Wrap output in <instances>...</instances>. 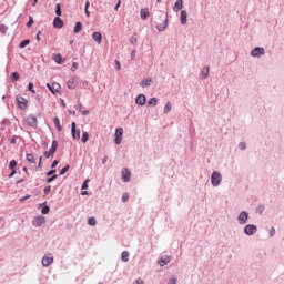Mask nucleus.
<instances>
[{"mask_svg":"<svg viewBox=\"0 0 284 284\" xmlns=\"http://www.w3.org/2000/svg\"><path fill=\"white\" fill-rule=\"evenodd\" d=\"M221 181H223V176L221 173L214 171L211 175V183L213 187H219V185H221Z\"/></svg>","mask_w":284,"mask_h":284,"instance_id":"f257e3e1","label":"nucleus"},{"mask_svg":"<svg viewBox=\"0 0 284 284\" xmlns=\"http://www.w3.org/2000/svg\"><path fill=\"white\" fill-rule=\"evenodd\" d=\"M59 148V142H57V140L52 141V145L49 149V151L44 152V156L45 159H50V156H54V153L57 152V149Z\"/></svg>","mask_w":284,"mask_h":284,"instance_id":"f03ea898","label":"nucleus"},{"mask_svg":"<svg viewBox=\"0 0 284 284\" xmlns=\"http://www.w3.org/2000/svg\"><path fill=\"white\" fill-rule=\"evenodd\" d=\"M114 136H115L114 143L116 145H121V141H123V128L115 129Z\"/></svg>","mask_w":284,"mask_h":284,"instance_id":"7ed1b4c3","label":"nucleus"},{"mask_svg":"<svg viewBox=\"0 0 284 284\" xmlns=\"http://www.w3.org/2000/svg\"><path fill=\"white\" fill-rule=\"evenodd\" d=\"M16 101H17V105H18V108H20V110H26L28 108V100L24 99L23 97L18 95Z\"/></svg>","mask_w":284,"mask_h":284,"instance_id":"20e7f679","label":"nucleus"},{"mask_svg":"<svg viewBox=\"0 0 284 284\" xmlns=\"http://www.w3.org/2000/svg\"><path fill=\"white\" fill-rule=\"evenodd\" d=\"M52 263H54V257L52 256V254H48L42 257L43 267H50Z\"/></svg>","mask_w":284,"mask_h":284,"instance_id":"39448f33","label":"nucleus"},{"mask_svg":"<svg viewBox=\"0 0 284 284\" xmlns=\"http://www.w3.org/2000/svg\"><path fill=\"white\" fill-rule=\"evenodd\" d=\"M257 227L254 224H247L244 227V233L246 234V236H252L253 234H256Z\"/></svg>","mask_w":284,"mask_h":284,"instance_id":"423d86ee","label":"nucleus"},{"mask_svg":"<svg viewBox=\"0 0 284 284\" xmlns=\"http://www.w3.org/2000/svg\"><path fill=\"white\" fill-rule=\"evenodd\" d=\"M71 134H72V139H74L75 141H79L81 139V131L77 132V123L75 122L71 123Z\"/></svg>","mask_w":284,"mask_h":284,"instance_id":"0eeeda50","label":"nucleus"},{"mask_svg":"<svg viewBox=\"0 0 284 284\" xmlns=\"http://www.w3.org/2000/svg\"><path fill=\"white\" fill-rule=\"evenodd\" d=\"M47 88L52 92V94H57L58 92H61V84L53 82V83H48Z\"/></svg>","mask_w":284,"mask_h":284,"instance_id":"6e6552de","label":"nucleus"},{"mask_svg":"<svg viewBox=\"0 0 284 284\" xmlns=\"http://www.w3.org/2000/svg\"><path fill=\"white\" fill-rule=\"evenodd\" d=\"M247 219H250V214H247L246 211H242L239 214L237 221L241 225H245V223H247Z\"/></svg>","mask_w":284,"mask_h":284,"instance_id":"1a4fd4ad","label":"nucleus"},{"mask_svg":"<svg viewBox=\"0 0 284 284\" xmlns=\"http://www.w3.org/2000/svg\"><path fill=\"white\" fill-rule=\"evenodd\" d=\"M265 54V49L261 47H256L251 51V57H263Z\"/></svg>","mask_w":284,"mask_h":284,"instance_id":"9d476101","label":"nucleus"},{"mask_svg":"<svg viewBox=\"0 0 284 284\" xmlns=\"http://www.w3.org/2000/svg\"><path fill=\"white\" fill-rule=\"evenodd\" d=\"M122 181L124 183H130V179L132 176V173L130 172V170H128L126 168L122 169Z\"/></svg>","mask_w":284,"mask_h":284,"instance_id":"9b49d317","label":"nucleus"},{"mask_svg":"<svg viewBox=\"0 0 284 284\" xmlns=\"http://www.w3.org/2000/svg\"><path fill=\"white\" fill-rule=\"evenodd\" d=\"M45 224V217L44 216H37L34 220H33V225L36 227H41V225H44Z\"/></svg>","mask_w":284,"mask_h":284,"instance_id":"f8f14e48","label":"nucleus"},{"mask_svg":"<svg viewBox=\"0 0 284 284\" xmlns=\"http://www.w3.org/2000/svg\"><path fill=\"white\" fill-rule=\"evenodd\" d=\"M92 39H93V41H95V43H98V45H101V43L103 41V36L101 34V32H93Z\"/></svg>","mask_w":284,"mask_h":284,"instance_id":"ddd939ff","label":"nucleus"},{"mask_svg":"<svg viewBox=\"0 0 284 284\" xmlns=\"http://www.w3.org/2000/svg\"><path fill=\"white\" fill-rule=\"evenodd\" d=\"M53 28H57L58 30H61V28H63V20H61L60 17L54 18Z\"/></svg>","mask_w":284,"mask_h":284,"instance_id":"4468645a","label":"nucleus"},{"mask_svg":"<svg viewBox=\"0 0 284 284\" xmlns=\"http://www.w3.org/2000/svg\"><path fill=\"white\" fill-rule=\"evenodd\" d=\"M27 123L28 125H31V128H34L38 123L37 116L34 115L27 116Z\"/></svg>","mask_w":284,"mask_h":284,"instance_id":"2eb2a0df","label":"nucleus"},{"mask_svg":"<svg viewBox=\"0 0 284 284\" xmlns=\"http://www.w3.org/2000/svg\"><path fill=\"white\" fill-rule=\"evenodd\" d=\"M146 101L148 99L145 98L144 94H140L135 98L136 105H143Z\"/></svg>","mask_w":284,"mask_h":284,"instance_id":"dca6fc26","label":"nucleus"},{"mask_svg":"<svg viewBox=\"0 0 284 284\" xmlns=\"http://www.w3.org/2000/svg\"><path fill=\"white\" fill-rule=\"evenodd\" d=\"M140 16H141V19H143V21H145V19H148L150 17V9H148V8L141 9Z\"/></svg>","mask_w":284,"mask_h":284,"instance_id":"f3484780","label":"nucleus"},{"mask_svg":"<svg viewBox=\"0 0 284 284\" xmlns=\"http://www.w3.org/2000/svg\"><path fill=\"white\" fill-rule=\"evenodd\" d=\"M180 17L182 26H185V23H187V11L182 10Z\"/></svg>","mask_w":284,"mask_h":284,"instance_id":"a211bd4d","label":"nucleus"},{"mask_svg":"<svg viewBox=\"0 0 284 284\" xmlns=\"http://www.w3.org/2000/svg\"><path fill=\"white\" fill-rule=\"evenodd\" d=\"M69 90H74V88H77V79L71 78L68 83H67Z\"/></svg>","mask_w":284,"mask_h":284,"instance_id":"6ab92c4d","label":"nucleus"},{"mask_svg":"<svg viewBox=\"0 0 284 284\" xmlns=\"http://www.w3.org/2000/svg\"><path fill=\"white\" fill-rule=\"evenodd\" d=\"M173 10H175V12H179V10H183V0H176Z\"/></svg>","mask_w":284,"mask_h":284,"instance_id":"aec40b11","label":"nucleus"},{"mask_svg":"<svg viewBox=\"0 0 284 284\" xmlns=\"http://www.w3.org/2000/svg\"><path fill=\"white\" fill-rule=\"evenodd\" d=\"M121 261H123V263H128L130 261V253L128 251L122 252Z\"/></svg>","mask_w":284,"mask_h":284,"instance_id":"412c9836","label":"nucleus"},{"mask_svg":"<svg viewBox=\"0 0 284 284\" xmlns=\"http://www.w3.org/2000/svg\"><path fill=\"white\" fill-rule=\"evenodd\" d=\"M207 77H210V67H205L201 73V79H207Z\"/></svg>","mask_w":284,"mask_h":284,"instance_id":"4be33fe9","label":"nucleus"},{"mask_svg":"<svg viewBox=\"0 0 284 284\" xmlns=\"http://www.w3.org/2000/svg\"><path fill=\"white\" fill-rule=\"evenodd\" d=\"M53 123H54L58 132H61L62 128H61V121L59 120V118H53Z\"/></svg>","mask_w":284,"mask_h":284,"instance_id":"5701e85b","label":"nucleus"},{"mask_svg":"<svg viewBox=\"0 0 284 284\" xmlns=\"http://www.w3.org/2000/svg\"><path fill=\"white\" fill-rule=\"evenodd\" d=\"M82 28H83V26L81 24V22H77L75 27L73 29L74 34H79V32H81Z\"/></svg>","mask_w":284,"mask_h":284,"instance_id":"b1692460","label":"nucleus"},{"mask_svg":"<svg viewBox=\"0 0 284 284\" xmlns=\"http://www.w3.org/2000/svg\"><path fill=\"white\" fill-rule=\"evenodd\" d=\"M160 267H165L166 263H170V257H165V258H161L160 261H158Z\"/></svg>","mask_w":284,"mask_h":284,"instance_id":"393cba45","label":"nucleus"},{"mask_svg":"<svg viewBox=\"0 0 284 284\" xmlns=\"http://www.w3.org/2000/svg\"><path fill=\"white\" fill-rule=\"evenodd\" d=\"M20 77H21V75L19 74V72H13V73L11 74V81H12V83L19 81Z\"/></svg>","mask_w":284,"mask_h":284,"instance_id":"a878e982","label":"nucleus"},{"mask_svg":"<svg viewBox=\"0 0 284 284\" xmlns=\"http://www.w3.org/2000/svg\"><path fill=\"white\" fill-rule=\"evenodd\" d=\"M156 103H159V99H156V98H151L150 100H149V102H148V105H150V106H156Z\"/></svg>","mask_w":284,"mask_h":284,"instance_id":"bb28decb","label":"nucleus"},{"mask_svg":"<svg viewBox=\"0 0 284 284\" xmlns=\"http://www.w3.org/2000/svg\"><path fill=\"white\" fill-rule=\"evenodd\" d=\"M150 85H152V79L142 80V88H148Z\"/></svg>","mask_w":284,"mask_h":284,"instance_id":"cd10ccee","label":"nucleus"},{"mask_svg":"<svg viewBox=\"0 0 284 284\" xmlns=\"http://www.w3.org/2000/svg\"><path fill=\"white\" fill-rule=\"evenodd\" d=\"M88 139H90V134L88 132H83L82 134V143H88Z\"/></svg>","mask_w":284,"mask_h":284,"instance_id":"c85d7f7f","label":"nucleus"},{"mask_svg":"<svg viewBox=\"0 0 284 284\" xmlns=\"http://www.w3.org/2000/svg\"><path fill=\"white\" fill-rule=\"evenodd\" d=\"M28 90L29 92H32V94H37V91L34 90V84L32 82H29Z\"/></svg>","mask_w":284,"mask_h":284,"instance_id":"c756f323","label":"nucleus"},{"mask_svg":"<svg viewBox=\"0 0 284 284\" xmlns=\"http://www.w3.org/2000/svg\"><path fill=\"white\" fill-rule=\"evenodd\" d=\"M27 161H28V163H36L34 162V155H32L31 153H28L27 154Z\"/></svg>","mask_w":284,"mask_h":284,"instance_id":"7c9ffc66","label":"nucleus"},{"mask_svg":"<svg viewBox=\"0 0 284 284\" xmlns=\"http://www.w3.org/2000/svg\"><path fill=\"white\" fill-rule=\"evenodd\" d=\"M55 14H57V17H61V4L60 3L55 4Z\"/></svg>","mask_w":284,"mask_h":284,"instance_id":"2f4dec72","label":"nucleus"},{"mask_svg":"<svg viewBox=\"0 0 284 284\" xmlns=\"http://www.w3.org/2000/svg\"><path fill=\"white\" fill-rule=\"evenodd\" d=\"M172 110V103L168 102L164 106V113L168 114Z\"/></svg>","mask_w":284,"mask_h":284,"instance_id":"473e14b6","label":"nucleus"},{"mask_svg":"<svg viewBox=\"0 0 284 284\" xmlns=\"http://www.w3.org/2000/svg\"><path fill=\"white\" fill-rule=\"evenodd\" d=\"M69 170H70V165H65L64 168H62L60 171V176H63V174H65Z\"/></svg>","mask_w":284,"mask_h":284,"instance_id":"72a5a7b5","label":"nucleus"},{"mask_svg":"<svg viewBox=\"0 0 284 284\" xmlns=\"http://www.w3.org/2000/svg\"><path fill=\"white\" fill-rule=\"evenodd\" d=\"M27 45H30V40H24V41H22V42L19 44V48L23 49V48H26Z\"/></svg>","mask_w":284,"mask_h":284,"instance_id":"f704fd0d","label":"nucleus"},{"mask_svg":"<svg viewBox=\"0 0 284 284\" xmlns=\"http://www.w3.org/2000/svg\"><path fill=\"white\" fill-rule=\"evenodd\" d=\"M54 61H55V63H58L59 65H61V61H62L61 54H55V55H54Z\"/></svg>","mask_w":284,"mask_h":284,"instance_id":"c9c22d12","label":"nucleus"},{"mask_svg":"<svg viewBox=\"0 0 284 284\" xmlns=\"http://www.w3.org/2000/svg\"><path fill=\"white\" fill-rule=\"evenodd\" d=\"M88 225H97V219H94V217H89V219H88Z\"/></svg>","mask_w":284,"mask_h":284,"instance_id":"e433bc0d","label":"nucleus"},{"mask_svg":"<svg viewBox=\"0 0 284 284\" xmlns=\"http://www.w3.org/2000/svg\"><path fill=\"white\" fill-rule=\"evenodd\" d=\"M0 32L6 34V32H8V27L6 24H0Z\"/></svg>","mask_w":284,"mask_h":284,"instance_id":"4c0bfd02","label":"nucleus"},{"mask_svg":"<svg viewBox=\"0 0 284 284\" xmlns=\"http://www.w3.org/2000/svg\"><path fill=\"white\" fill-rule=\"evenodd\" d=\"M9 168L10 170H14V168H17V160H11L9 163Z\"/></svg>","mask_w":284,"mask_h":284,"instance_id":"58836bf2","label":"nucleus"},{"mask_svg":"<svg viewBox=\"0 0 284 284\" xmlns=\"http://www.w3.org/2000/svg\"><path fill=\"white\" fill-rule=\"evenodd\" d=\"M129 199H130V193H123L122 195L123 203H128Z\"/></svg>","mask_w":284,"mask_h":284,"instance_id":"ea45409f","label":"nucleus"},{"mask_svg":"<svg viewBox=\"0 0 284 284\" xmlns=\"http://www.w3.org/2000/svg\"><path fill=\"white\" fill-rule=\"evenodd\" d=\"M42 214H48L50 212V206L45 205L41 210Z\"/></svg>","mask_w":284,"mask_h":284,"instance_id":"a19ab883","label":"nucleus"},{"mask_svg":"<svg viewBox=\"0 0 284 284\" xmlns=\"http://www.w3.org/2000/svg\"><path fill=\"white\" fill-rule=\"evenodd\" d=\"M27 26L29 28H32V26H34V19H32V17L29 18V21H28Z\"/></svg>","mask_w":284,"mask_h":284,"instance_id":"79ce46f5","label":"nucleus"},{"mask_svg":"<svg viewBox=\"0 0 284 284\" xmlns=\"http://www.w3.org/2000/svg\"><path fill=\"white\" fill-rule=\"evenodd\" d=\"M51 190H52V186L44 187L43 192H44L45 196H48L50 194Z\"/></svg>","mask_w":284,"mask_h":284,"instance_id":"37998d69","label":"nucleus"},{"mask_svg":"<svg viewBox=\"0 0 284 284\" xmlns=\"http://www.w3.org/2000/svg\"><path fill=\"white\" fill-rule=\"evenodd\" d=\"M57 179H58V175H53V176L47 179V183H52V181H54Z\"/></svg>","mask_w":284,"mask_h":284,"instance_id":"c03bdc74","label":"nucleus"},{"mask_svg":"<svg viewBox=\"0 0 284 284\" xmlns=\"http://www.w3.org/2000/svg\"><path fill=\"white\" fill-rule=\"evenodd\" d=\"M59 165V161L54 160L51 164L52 170H54V168H57Z\"/></svg>","mask_w":284,"mask_h":284,"instance_id":"a18cd8bd","label":"nucleus"},{"mask_svg":"<svg viewBox=\"0 0 284 284\" xmlns=\"http://www.w3.org/2000/svg\"><path fill=\"white\" fill-rule=\"evenodd\" d=\"M116 70L121 71V62L119 60H115Z\"/></svg>","mask_w":284,"mask_h":284,"instance_id":"49530a36","label":"nucleus"},{"mask_svg":"<svg viewBox=\"0 0 284 284\" xmlns=\"http://www.w3.org/2000/svg\"><path fill=\"white\" fill-rule=\"evenodd\" d=\"M52 174H57V170H50V171L47 173V176H52Z\"/></svg>","mask_w":284,"mask_h":284,"instance_id":"de8ad7c7","label":"nucleus"},{"mask_svg":"<svg viewBox=\"0 0 284 284\" xmlns=\"http://www.w3.org/2000/svg\"><path fill=\"white\" fill-rule=\"evenodd\" d=\"M88 182L89 180L84 181L82 184V190H88Z\"/></svg>","mask_w":284,"mask_h":284,"instance_id":"09e8293b","label":"nucleus"},{"mask_svg":"<svg viewBox=\"0 0 284 284\" xmlns=\"http://www.w3.org/2000/svg\"><path fill=\"white\" fill-rule=\"evenodd\" d=\"M77 68H78L77 62H73V63H72V67H71L72 72H75Z\"/></svg>","mask_w":284,"mask_h":284,"instance_id":"8fccbe9b","label":"nucleus"},{"mask_svg":"<svg viewBox=\"0 0 284 284\" xmlns=\"http://www.w3.org/2000/svg\"><path fill=\"white\" fill-rule=\"evenodd\" d=\"M12 171H11V173H10V175H9V179H12V176H14V174H17V170H14V169H11Z\"/></svg>","mask_w":284,"mask_h":284,"instance_id":"3c124183","label":"nucleus"},{"mask_svg":"<svg viewBox=\"0 0 284 284\" xmlns=\"http://www.w3.org/2000/svg\"><path fill=\"white\" fill-rule=\"evenodd\" d=\"M168 284H176V277H172Z\"/></svg>","mask_w":284,"mask_h":284,"instance_id":"603ef678","label":"nucleus"},{"mask_svg":"<svg viewBox=\"0 0 284 284\" xmlns=\"http://www.w3.org/2000/svg\"><path fill=\"white\" fill-rule=\"evenodd\" d=\"M133 284H144L143 280L138 278Z\"/></svg>","mask_w":284,"mask_h":284,"instance_id":"864d4df0","label":"nucleus"},{"mask_svg":"<svg viewBox=\"0 0 284 284\" xmlns=\"http://www.w3.org/2000/svg\"><path fill=\"white\" fill-rule=\"evenodd\" d=\"M245 148H246V144L244 142H241L240 143V149L245 150Z\"/></svg>","mask_w":284,"mask_h":284,"instance_id":"5fc2aeb1","label":"nucleus"},{"mask_svg":"<svg viewBox=\"0 0 284 284\" xmlns=\"http://www.w3.org/2000/svg\"><path fill=\"white\" fill-rule=\"evenodd\" d=\"M274 234H276V231L274 230V227H272V230L270 231V236H274Z\"/></svg>","mask_w":284,"mask_h":284,"instance_id":"6e6d98bb","label":"nucleus"},{"mask_svg":"<svg viewBox=\"0 0 284 284\" xmlns=\"http://www.w3.org/2000/svg\"><path fill=\"white\" fill-rule=\"evenodd\" d=\"M119 8H121V0L118 1V3H116V6H115L114 10H119Z\"/></svg>","mask_w":284,"mask_h":284,"instance_id":"4d7b16f0","label":"nucleus"},{"mask_svg":"<svg viewBox=\"0 0 284 284\" xmlns=\"http://www.w3.org/2000/svg\"><path fill=\"white\" fill-rule=\"evenodd\" d=\"M88 114H90V111L88 110L82 111V116H88Z\"/></svg>","mask_w":284,"mask_h":284,"instance_id":"13d9d810","label":"nucleus"},{"mask_svg":"<svg viewBox=\"0 0 284 284\" xmlns=\"http://www.w3.org/2000/svg\"><path fill=\"white\" fill-rule=\"evenodd\" d=\"M42 161H43V156H40V158H39V164H38L39 168H41Z\"/></svg>","mask_w":284,"mask_h":284,"instance_id":"bf43d9fd","label":"nucleus"},{"mask_svg":"<svg viewBox=\"0 0 284 284\" xmlns=\"http://www.w3.org/2000/svg\"><path fill=\"white\" fill-rule=\"evenodd\" d=\"M88 8H90V1H87V2H85L84 10H88Z\"/></svg>","mask_w":284,"mask_h":284,"instance_id":"052dcab7","label":"nucleus"},{"mask_svg":"<svg viewBox=\"0 0 284 284\" xmlns=\"http://www.w3.org/2000/svg\"><path fill=\"white\" fill-rule=\"evenodd\" d=\"M28 199H30V195H27V196L20 199V201H28Z\"/></svg>","mask_w":284,"mask_h":284,"instance_id":"680f3d73","label":"nucleus"},{"mask_svg":"<svg viewBox=\"0 0 284 284\" xmlns=\"http://www.w3.org/2000/svg\"><path fill=\"white\" fill-rule=\"evenodd\" d=\"M134 57H136V51L131 52V58L134 59Z\"/></svg>","mask_w":284,"mask_h":284,"instance_id":"e2e57ef3","label":"nucleus"},{"mask_svg":"<svg viewBox=\"0 0 284 284\" xmlns=\"http://www.w3.org/2000/svg\"><path fill=\"white\" fill-rule=\"evenodd\" d=\"M84 12H85V16H87L88 18H90V11H88V9H84Z\"/></svg>","mask_w":284,"mask_h":284,"instance_id":"0e129e2a","label":"nucleus"},{"mask_svg":"<svg viewBox=\"0 0 284 284\" xmlns=\"http://www.w3.org/2000/svg\"><path fill=\"white\" fill-rule=\"evenodd\" d=\"M131 43H136V38H131Z\"/></svg>","mask_w":284,"mask_h":284,"instance_id":"69168bd1","label":"nucleus"},{"mask_svg":"<svg viewBox=\"0 0 284 284\" xmlns=\"http://www.w3.org/2000/svg\"><path fill=\"white\" fill-rule=\"evenodd\" d=\"M23 181H24L23 179L18 180V181H17V185H19V183H23Z\"/></svg>","mask_w":284,"mask_h":284,"instance_id":"338daca9","label":"nucleus"},{"mask_svg":"<svg viewBox=\"0 0 284 284\" xmlns=\"http://www.w3.org/2000/svg\"><path fill=\"white\" fill-rule=\"evenodd\" d=\"M22 170H23V172H26V174H28V168L27 166H24Z\"/></svg>","mask_w":284,"mask_h":284,"instance_id":"774afa93","label":"nucleus"}]
</instances>
